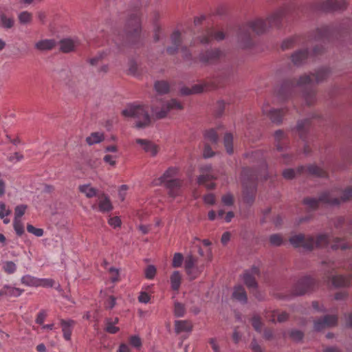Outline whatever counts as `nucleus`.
<instances>
[{
  "label": "nucleus",
  "mask_w": 352,
  "mask_h": 352,
  "mask_svg": "<svg viewBox=\"0 0 352 352\" xmlns=\"http://www.w3.org/2000/svg\"><path fill=\"white\" fill-rule=\"evenodd\" d=\"M178 172L177 168H168L165 173L159 178L153 180L154 186L165 185L168 189V194L172 197L178 196L181 192V181L175 178Z\"/></svg>",
  "instance_id": "obj_1"
},
{
  "label": "nucleus",
  "mask_w": 352,
  "mask_h": 352,
  "mask_svg": "<svg viewBox=\"0 0 352 352\" xmlns=\"http://www.w3.org/2000/svg\"><path fill=\"white\" fill-rule=\"evenodd\" d=\"M122 114L126 118H133L135 119V126L137 128L145 127L151 122L148 107L144 105L131 104L122 111Z\"/></svg>",
  "instance_id": "obj_2"
},
{
  "label": "nucleus",
  "mask_w": 352,
  "mask_h": 352,
  "mask_svg": "<svg viewBox=\"0 0 352 352\" xmlns=\"http://www.w3.org/2000/svg\"><path fill=\"white\" fill-rule=\"evenodd\" d=\"M141 32V14L135 10L131 14L126 24V34L128 37L136 38Z\"/></svg>",
  "instance_id": "obj_3"
},
{
  "label": "nucleus",
  "mask_w": 352,
  "mask_h": 352,
  "mask_svg": "<svg viewBox=\"0 0 352 352\" xmlns=\"http://www.w3.org/2000/svg\"><path fill=\"white\" fill-rule=\"evenodd\" d=\"M182 104L176 99H171L162 104L161 109L157 107L153 108V112L157 118L161 119L165 118L168 113L173 110L182 109Z\"/></svg>",
  "instance_id": "obj_4"
},
{
  "label": "nucleus",
  "mask_w": 352,
  "mask_h": 352,
  "mask_svg": "<svg viewBox=\"0 0 352 352\" xmlns=\"http://www.w3.org/2000/svg\"><path fill=\"white\" fill-rule=\"evenodd\" d=\"M320 202L327 204L329 205H338L339 201L336 197L331 193H325L322 195L319 199L317 200L314 198H306L303 200L304 204H305L309 208L316 209L318 207Z\"/></svg>",
  "instance_id": "obj_5"
},
{
  "label": "nucleus",
  "mask_w": 352,
  "mask_h": 352,
  "mask_svg": "<svg viewBox=\"0 0 352 352\" xmlns=\"http://www.w3.org/2000/svg\"><path fill=\"white\" fill-rule=\"evenodd\" d=\"M314 238L312 236H306L303 234H298L292 236L289 241L295 248L302 247L307 250H313Z\"/></svg>",
  "instance_id": "obj_6"
},
{
  "label": "nucleus",
  "mask_w": 352,
  "mask_h": 352,
  "mask_svg": "<svg viewBox=\"0 0 352 352\" xmlns=\"http://www.w3.org/2000/svg\"><path fill=\"white\" fill-rule=\"evenodd\" d=\"M314 286V282L309 278H304L298 281L293 289V295L300 296L311 291Z\"/></svg>",
  "instance_id": "obj_7"
},
{
  "label": "nucleus",
  "mask_w": 352,
  "mask_h": 352,
  "mask_svg": "<svg viewBox=\"0 0 352 352\" xmlns=\"http://www.w3.org/2000/svg\"><path fill=\"white\" fill-rule=\"evenodd\" d=\"M216 176L213 174L211 167L203 168L199 175V184H204L207 189H213L215 184L211 181L216 179Z\"/></svg>",
  "instance_id": "obj_8"
},
{
  "label": "nucleus",
  "mask_w": 352,
  "mask_h": 352,
  "mask_svg": "<svg viewBox=\"0 0 352 352\" xmlns=\"http://www.w3.org/2000/svg\"><path fill=\"white\" fill-rule=\"evenodd\" d=\"M262 112L263 115L267 116L274 123H280L285 114L283 109H270L268 103L263 104Z\"/></svg>",
  "instance_id": "obj_9"
},
{
  "label": "nucleus",
  "mask_w": 352,
  "mask_h": 352,
  "mask_svg": "<svg viewBox=\"0 0 352 352\" xmlns=\"http://www.w3.org/2000/svg\"><path fill=\"white\" fill-rule=\"evenodd\" d=\"M338 322L336 316H327L322 319L314 322V329L316 331H320L326 328L336 326Z\"/></svg>",
  "instance_id": "obj_10"
},
{
  "label": "nucleus",
  "mask_w": 352,
  "mask_h": 352,
  "mask_svg": "<svg viewBox=\"0 0 352 352\" xmlns=\"http://www.w3.org/2000/svg\"><path fill=\"white\" fill-rule=\"evenodd\" d=\"M135 142L141 146L145 153L152 157H155L159 151V146L150 140L138 138L135 140Z\"/></svg>",
  "instance_id": "obj_11"
},
{
  "label": "nucleus",
  "mask_w": 352,
  "mask_h": 352,
  "mask_svg": "<svg viewBox=\"0 0 352 352\" xmlns=\"http://www.w3.org/2000/svg\"><path fill=\"white\" fill-rule=\"evenodd\" d=\"M224 56L223 52L219 49H212L206 51L201 57V61L204 63H213Z\"/></svg>",
  "instance_id": "obj_12"
},
{
  "label": "nucleus",
  "mask_w": 352,
  "mask_h": 352,
  "mask_svg": "<svg viewBox=\"0 0 352 352\" xmlns=\"http://www.w3.org/2000/svg\"><path fill=\"white\" fill-rule=\"evenodd\" d=\"M75 324L76 322L74 320L60 319V324L62 328L63 338L65 340H71L72 333Z\"/></svg>",
  "instance_id": "obj_13"
},
{
  "label": "nucleus",
  "mask_w": 352,
  "mask_h": 352,
  "mask_svg": "<svg viewBox=\"0 0 352 352\" xmlns=\"http://www.w3.org/2000/svg\"><path fill=\"white\" fill-rule=\"evenodd\" d=\"M98 210L101 212H108L113 210V206L109 197L102 193L98 196Z\"/></svg>",
  "instance_id": "obj_14"
},
{
  "label": "nucleus",
  "mask_w": 352,
  "mask_h": 352,
  "mask_svg": "<svg viewBox=\"0 0 352 352\" xmlns=\"http://www.w3.org/2000/svg\"><path fill=\"white\" fill-rule=\"evenodd\" d=\"M24 290L18 287H12L9 285H5L0 289V297H19Z\"/></svg>",
  "instance_id": "obj_15"
},
{
  "label": "nucleus",
  "mask_w": 352,
  "mask_h": 352,
  "mask_svg": "<svg viewBox=\"0 0 352 352\" xmlns=\"http://www.w3.org/2000/svg\"><path fill=\"white\" fill-rule=\"evenodd\" d=\"M218 142V135L217 132L213 129H208L203 133V144H212L216 146Z\"/></svg>",
  "instance_id": "obj_16"
},
{
  "label": "nucleus",
  "mask_w": 352,
  "mask_h": 352,
  "mask_svg": "<svg viewBox=\"0 0 352 352\" xmlns=\"http://www.w3.org/2000/svg\"><path fill=\"white\" fill-rule=\"evenodd\" d=\"M171 43L173 44L172 46L168 47L166 49V52L169 54H174L179 50V46L181 43V34L178 31H175L173 32L170 36Z\"/></svg>",
  "instance_id": "obj_17"
},
{
  "label": "nucleus",
  "mask_w": 352,
  "mask_h": 352,
  "mask_svg": "<svg viewBox=\"0 0 352 352\" xmlns=\"http://www.w3.org/2000/svg\"><path fill=\"white\" fill-rule=\"evenodd\" d=\"M192 329V324L189 320H175V330L177 334L183 332H190Z\"/></svg>",
  "instance_id": "obj_18"
},
{
  "label": "nucleus",
  "mask_w": 352,
  "mask_h": 352,
  "mask_svg": "<svg viewBox=\"0 0 352 352\" xmlns=\"http://www.w3.org/2000/svg\"><path fill=\"white\" fill-rule=\"evenodd\" d=\"M54 39H43L35 43V48L40 51L50 50L56 45Z\"/></svg>",
  "instance_id": "obj_19"
},
{
  "label": "nucleus",
  "mask_w": 352,
  "mask_h": 352,
  "mask_svg": "<svg viewBox=\"0 0 352 352\" xmlns=\"http://www.w3.org/2000/svg\"><path fill=\"white\" fill-rule=\"evenodd\" d=\"M303 173H307L316 177H325L327 175L326 172L323 169L316 165L304 166Z\"/></svg>",
  "instance_id": "obj_20"
},
{
  "label": "nucleus",
  "mask_w": 352,
  "mask_h": 352,
  "mask_svg": "<svg viewBox=\"0 0 352 352\" xmlns=\"http://www.w3.org/2000/svg\"><path fill=\"white\" fill-rule=\"evenodd\" d=\"M232 296L234 299L246 303L248 301V296L245 289L242 286H236L234 288Z\"/></svg>",
  "instance_id": "obj_21"
},
{
  "label": "nucleus",
  "mask_w": 352,
  "mask_h": 352,
  "mask_svg": "<svg viewBox=\"0 0 352 352\" xmlns=\"http://www.w3.org/2000/svg\"><path fill=\"white\" fill-rule=\"evenodd\" d=\"M76 46V43L74 40L69 38L63 39L60 43V49L65 53L73 51Z\"/></svg>",
  "instance_id": "obj_22"
},
{
  "label": "nucleus",
  "mask_w": 352,
  "mask_h": 352,
  "mask_svg": "<svg viewBox=\"0 0 352 352\" xmlns=\"http://www.w3.org/2000/svg\"><path fill=\"white\" fill-rule=\"evenodd\" d=\"M331 283L335 287H346L350 284L349 280L342 275L332 276Z\"/></svg>",
  "instance_id": "obj_23"
},
{
  "label": "nucleus",
  "mask_w": 352,
  "mask_h": 352,
  "mask_svg": "<svg viewBox=\"0 0 352 352\" xmlns=\"http://www.w3.org/2000/svg\"><path fill=\"white\" fill-rule=\"evenodd\" d=\"M196 262V258H194L192 255H189L186 257L185 259V270L188 275L190 278H195V276L192 274V271L195 267V264Z\"/></svg>",
  "instance_id": "obj_24"
},
{
  "label": "nucleus",
  "mask_w": 352,
  "mask_h": 352,
  "mask_svg": "<svg viewBox=\"0 0 352 352\" xmlns=\"http://www.w3.org/2000/svg\"><path fill=\"white\" fill-rule=\"evenodd\" d=\"M104 139V137L102 133L94 132L86 138V142L89 145H93L102 142Z\"/></svg>",
  "instance_id": "obj_25"
},
{
  "label": "nucleus",
  "mask_w": 352,
  "mask_h": 352,
  "mask_svg": "<svg viewBox=\"0 0 352 352\" xmlns=\"http://www.w3.org/2000/svg\"><path fill=\"white\" fill-rule=\"evenodd\" d=\"M79 190L88 198H92L97 195L98 190L90 184H84L79 186Z\"/></svg>",
  "instance_id": "obj_26"
},
{
  "label": "nucleus",
  "mask_w": 352,
  "mask_h": 352,
  "mask_svg": "<svg viewBox=\"0 0 352 352\" xmlns=\"http://www.w3.org/2000/svg\"><path fill=\"white\" fill-rule=\"evenodd\" d=\"M226 38V34L222 31H215L213 32H211L210 34V36H204L201 41L203 43H207L209 41L212 40V38H214L217 41H221Z\"/></svg>",
  "instance_id": "obj_27"
},
{
  "label": "nucleus",
  "mask_w": 352,
  "mask_h": 352,
  "mask_svg": "<svg viewBox=\"0 0 352 352\" xmlns=\"http://www.w3.org/2000/svg\"><path fill=\"white\" fill-rule=\"evenodd\" d=\"M274 138L276 142L278 143L276 144V148L278 150H282L285 144V141L286 140V135L283 131L278 130L274 133Z\"/></svg>",
  "instance_id": "obj_28"
},
{
  "label": "nucleus",
  "mask_w": 352,
  "mask_h": 352,
  "mask_svg": "<svg viewBox=\"0 0 352 352\" xmlns=\"http://www.w3.org/2000/svg\"><path fill=\"white\" fill-rule=\"evenodd\" d=\"M170 284L171 288L177 291L179 289L181 281H182V276L178 271H175L170 276Z\"/></svg>",
  "instance_id": "obj_29"
},
{
  "label": "nucleus",
  "mask_w": 352,
  "mask_h": 352,
  "mask_svg": "<svg viewBox=\"0 0 352 352\" xmlns=\"http://www.w3.org/2000/svg\"><path fill=\"white\" fill-rule=\"evenodd\" d=\"M252 28L257 34H261L267 30L269 27L265 20L258 19L252 23Z\"/></svg>",
  "instance_id": "obj_30"
},
{
  "label": "nucleus",
  "mask_w": 352,
  "mask_h": 352,
  "mask_svg": "<svg viewBox=\"0 0 352 352\" xmlns=\"http://www.w3.org/2000/svg\"><path fill=\"white\" fill-rule=\"evenodd\" d=\"M304 166H300L296 170L294 169H286L283 172V176L286 179H292L296 176L303 173Z\"/></svg>",
  "instance_id": "obj_31"
},
{
  "label": "nucleus",
  "mask_w": 352,
  "mask_h": 352,
  "mask_svg": "<svg viewBox=\"0 0 352 352\" xmlns=\"http://www.w3.org/2000/svg\"><path fill=\"white\" fill-rule=\"evenodd\" d=\"M314 84L320 83L326 80L329 77V72L326 69H321L315 74H312Z\"/></svg>",
  "instance_id": "obj_32"
},
{
  "label": "nucleus",
  "mask_w": 352,
  "mask_h": 352,
  "mask_svg": "<svg viewBox=\"0 0 352 352\" xmlns=\"http://www.w3.org/2000/svg\"><path fill=\"white\" fill-rule=\"evenodd\" d=\"M107 56V52H99L95 56L89 58L88 62L91 66H97L102 62Z\"/></svg>",
  "instance_id": "obj_33"
},
{
  "label": "nucleus",
  "mask_w": 352,
  "mask_h": 352,
  "mask_svg": "<svg viewBox=\"0 0 352 352\" xmlns=\"http://www.w3.org/2000/svg\"><path fill=\"white\" fill-rule=\"evenodd\" d=\"M328 5L332 10H340L346 8L347 6L345 0H329Z\"/></svg>",
  "instance_id": "obj_34"
},
{
  "label": "nucleus",
  "mask_w": 352,
  "mask_h": 352,
  "mask_svg": "<svg viewBox=\"0 0 352 352\" xmlns=\"http://www.w3.org/2000/svg\"><path fill=\"white\" fill-rule=\"evenodd\" d=\"M155 89L157 93L160 94H165L168 93L170 90V86L166 81H157L155 83Z\"/></svg>",
  "instance_id": "obj_35"
},
{
  "label": "nucleus",
  "mask_w": 352,
  "mask_h": 352,
  "mask_svg": "<svg viewBox=\"0 0 352 352\" xmlns=\"http://www.w3.org/2000/svg\"><path fill=\"white\" fill-rule=\"evenodd\" d=\"M314 238V248L325 247L329 243V238L325 234H320Z\"/></svg>",
  "instance_id": "obj_36"
},
{
  "label": "nucleus",
  "mask_w": 352,
  "mask_h": 352,
  "mask_svg": "<svg viewBox=\"0 0 352 352\" xmlns=\"http://www.w3.org/2000/svg\"><path fill=\"white\" fill-rule=\"evenodd\" d=\"M280 14L278 12L274 13L269 16L266 19V22L269 28L278 27L280 24Z\"/></svg>",
  "instance_id": "obj_37"
},
{
  "label": "nucleus",
  "mask_w": 352,
  "mask_h": 352,
  "mask_svg": "<svg viewBox=\"0 0 352 352\" xmlns=\"http://www.w3.org/2000/svg\"><path fill=\"white\" fill-rule=\"evenodd\" d=\"M314 78L312 77V74H304L301 76L296 81V85L300 87L306 86L308 85H314Z\"/></svg>",
  "instance_id": "obj_38"
},
{
  "label": "nucleus",
  "mask_w": 352,
  "mask_h": 352,
  "mask_svg": "<svg viewBox=\"0 0 352 352\" xmlns=\"http://www.w3.org/2000/svg\"><path fill=\"white\" fill-rule=\"evenodd\" d=\"M21 282L23 285L29 287H38V278L31 275H25L22 276Z\"/></svg>",
  "instance_id": "obj_39"
},
{
  "label": "nucleus",
  "mask_w": 352,
  "mask_h": 352,
  "mask_svg": "<svg viewBox=\"0 0 352 352\" xmlns=\"http://www.w3.org/2000/svg\"><path fill=\"white\" fill-rule=\"evenodd\" d=\"M32 14L28 11L21 12L18 15L19 21L22 25H28L32 21Z\"/></svg>",
  "instance_id": "obj_40"
},
{
  "label": "nucleus",
  "mask_w": 352,
  "mask_h": 352,
  "mask_svg": "<svg viewBox=\"0 0 352 352\" xmlns=\"http://www.w3.org/2000/svg\"><path fill=\"white\" fill-rule=\"evenodd\" d=\"M243 281L246 286L250 289H256L258 287V284L254 277L248 273L243 275Z\"/></svg>",
  "instance_id": "obj_41"
},
{
  "label": "nucleus",
  "mask_w": 352,
  "mask_h": 352,
  "mask_svg": "<svg viewBox=\"0 0 352 352\" xmlns=\"http://www.w3.org/2000/svg\"><path fill=\"white\" fill-rule=\"evenodd\" d=\"M128 342H129V344L132 347L135 349L136 350H140V349L142 348V340L137 335H133V336H131L130 337H129Z\"/></svg>",
  "instance_id": "obj_42"
},
{
  "label": "nucleus",
  "mask_w": 352,
  "mask_h": 352,
  "mask_svg": "<svg viewBox=\"0 0 352 352\" xmlns=\"http://www.w3.org/2000/svg\"><path fill=\"white\" fill-rule=\"evenodd\" d=\"M215 146L212 144H207L206 143L203 144V157L209 158L214 156L215 155Z\"/></svg>",
  "instance_id": "obj_43"
},
{
  "label": "nucleus",
  "mask_w": 352,
  "mask_h": 352,
  "mask_svg": "<svg viewBox=\"0 0 352 352\" xmlns=\"http://www.w3.org/2000/svg\"><path fill=\"white\" fill-rule=\"evenodd\" d=\"M307 58V52L306 51H300L294 54L292 56V62L298 65L302 63Z\"/></svg>",
  "instance_id": "obj_44"
},
{
  "label": "nucleus",
  "mask_w": 352,
  "mask_h": 352,
  "mask_svg": "<svg viewBox=\"0 0 352 352\" xmlns=\"http://www.w3.org/2000/svg\"><path fill=\"white\" fill-rule=\"evenodd\" d=\"M118 322V318H116L113 320L108 319L106 322V331L109 333H116L119 331V328L115 324Z\"/></svg>",
  "instance_id": "obj_45"
},
{
  "label": "nucleus",
  "mask_w": 352,
  "mask_h": 352,
  "mask_svg": "<svg viewBox=\"0 0 352 352\" xmlns=\"http://www.w3.org/2000/svg\"><path fill=\"white\" fill-rule=\"evenodd\" d=\"M221 201L223 206H232L234 203V197L232 193L228 192L221 197Z\"/></svg>",
  "instance_id": "obj_46"
},
{
  "label": "nucleus",
  "mask_w": 352,
  "mask_h": 352,
  "mask_svg": "<svg viewBox=\"0 0 352 352\" xmlns=\"http://www.w3.org/2000/svg\"><path fill=\"white\" fill-rule=\"evenodd\" d=\"M1 21L2 26L6 29H10L13 27L14 20L12 17H8L5 14L1 16Z\"/></svg>",
  "instance_id": "obj_47"
},
{
  "label": "nucleus",
  "mask_w": 352,
  "mask_h": 352,
  "mask_svg": "<svg viewBox=\"0 0 352 352\" xmlns=\"http://www.w3.org/2000/svg\"><path fill=\"white\" fill-rule=\"evenodd\" d=\"M199 254L202 256V261L208 263L212 260V252L210 248H206L205 250H202L199 252Z\"/></svg>",
  "instance_id": "obj_48"
},
{
  "label": "nucleus",
  "mask_w": 352,
  "mask_h": 352,
  "mask_svg": "<svg viewBox=\"0 0 352 352\" xmlns=\"http://www.w3.org/2000/svg\"><path fill=\"white\" fill-rule=\"evenodd\" d=\"M224 144L226 148V150L228 153H232V141H233V137L231 133H226L224 136Z\"/></svg>",
  "instance_id": "obj_49"
},
{
  "label": "nucleus",
  "mask_w": 352,
  "mask_h": 352,
  "mask_svg": "<svg viewBox=\"0 0 352 352\" xmlns=\"http://www.w3.org/2000/svg\"><path fill=\"white\" fill-rule=\"evenodd\" d=\"M277 316V321L278 322H284L287 321L289 318V314L286 312H281V313H277V312H273L272 313V318L271 319V321L272 322H275V316Z\"/></svg>",
  "instance_id": "obj_50"
},
{
  "label": "nucleus",
  "mask_w": 352,
  "mask_h": 352,
  "mask_svg": "<svg viewBox=\"0 0 352 352\" xmlns=\"http://www.w3.org/2000/svg\"><path fill=\"white\" fill-rule=\"evenodd\" d=\"M3 269L7 274H11L16 272V265L12 261H6L3 264Z\"/></svg>",
  "instance_id": "obj_51"
},
{
  "label": "nucleus",
  "mask_w": 352,
  "mask_h": 352,
  "mask_svg": "<svg viewBox=\"0 0 352 352\" xmlns=\"http://www.w3.org/2000/svg\"><path fill=\"white\" fill-rule=\"evenodd\" d=\"M198 93V85H195L192 88L187 87H182L180 89V94L182 96H189Z\"/></svg>",
  "instance_id": "obj_52"
},
{
  "label": "nucleus",
  "mask_w": 352,
  "mask_h": 352,
  "mask_svg": "<svg viewBox=\"0 0 352 352\" xmlns=\"http://www.w3.org/2000/svg\"><path fill=\"white\" fill-rule=\"evenodd\" d=\"M38 287H52L54 285V280L52 278H38Z\"/></svg>",
  "instance_id": "obj_53"
},
{
  "label": "nucleus",
  "mask_w": 352,
  "mask_h": 352,
  "mask_svg": "<svg viewBox=\"0 0 352 352\" xmlns=\"http://www.w3.org/2000/svg\"><path fill=\"white\" fill-rule=\"evenodd\" d=\"M270 243L273 246H280L283 244V240L280 234H272L269 238Z\"/></svg>",
  "instance_id": "obj_54"
},
{
  "label": "nucleus",
  "mask_w": 352,
  "mask_h": 352,
  "mask_svg": "<svg viewBox=\"0 0 352 352\" xmlns=\"http://www.w3.org/2000/svg\"><path fill=\"white\" fill-rule=\"evenodd\" d=\"M251 321H252V324L254 329L256 331L260 332L261 331V329L263 325L261 318L258 316H254L252 318Z\"/></svg>",
  "instance_id": "obj_55"
},
{
  "label": "nucleus",
  "mask_w": 352,
  "mask_h": 352,
  "mask_svg": "<svg viewBox=\"0 0 352 352\" xmlns=\"http://www.w3.org/2000/svg\"><path fill=\"white\" fill-rule=\"evenodd\" d=\"M174 314L176 317H183L185 314L184 306L179 302H175L174 306Z\"/></svg>",
  "instance_id": "obj_56"
},
{
  "label": "nucleus",
  "mask_w": 352,
  "mask_h": 352,
  "mask_svg": "<svg viewBox=\"0 0 352 352\" xmlns=\"http://www.w3.org/2000/svg\"><path fill=\"white\" fill-rule=\"evenodd\" d=\"M14 229L18 236H21L24 233V227L21 219L14 220Z\"/></svg>",
  "instance_id": "obj_57"
},
{
  "label": "nucleus",
  "mask_w": 352,
  "mask_h": 352,
  "mask_svg": "<svg viewBox=\"0 0 352 352\" xmlns=\"http://www.w3.org/2000/svg\"><path fill=\"white\" fill-rule=\"evenodd\" d=\"M339 201V204L341 202H344L350 200L352 198V189L348 188L346 189L340 196V199L336 197Z\"/></svg>",
  "instance_id": "obj_58"
},
{
  "label": "nucleus",
  "mask_w": 352,
  "mask_h": 352,
  "mask_svg": "<svg viewBox=\"0 0 352 352\" xmlns=\"http://www.w3.org/2000/svg\"><path fill=\"white\" fill-rule=\"evenodd\" d=\"M184 261V256L181 253H175L173 256L172 265L173 267H179Z\"/></svg>",
  "instance_id": "obj_59"
},
{
  "label": "nucleus",
  "mask_w": 352,
  "mask_h": 352,
  "mask_svg": "<svg viewBox=\"0 0 352 352\" xmlns=\"http://www.w3.org/2000/svg\"><path fill=\"white\" fill-rule=\"evenodd\" d=\"M27 206L25 205H19L15 208L14 210V219H20L21 217L25 214Z\"/></svg>",
  "instance_id": "obj_60"
},
{
  "label": "nucleus",
  "mask_w": 352,
  "mask_h": 352,
  "mask_svg": "<svg viewBox=\"0 0 352 352\" xmlns=\"http://www.w3.org/2000/svg\"><path fill=\"white\" fill-rule=\"evenodd\" d=\"M27 230L28 232L34 234L36 236H42L43 235V230L41 228H36L32 225L28 224L27 226Z\"/></svg>",
  "instance_id": "obj_61"
},
{
  "label": "nucleus",
  "mask_w": 352,
  "mask_h": 352,
  "mask_svg": "<svg viewBox=\"0 0 352 352\" xmlns=\"http://www.w3.org/2000/svg\"><path fill=\"white\" fill-rule=\"evenodd\" d=\"M226 108V103L223 100H219L216 104L215 113L217 116H221L224 112Z\"/></svg>",
  "instance_id": "obj_62"
},
{
  "label": "nucleus",
  "mask_w": 352,
  "mask_h": 352,
  "mask_svg": "<svg viewBox=\"0 0 352 352\" xmlns=\"http://www.w3.org/2000/svg\"><path fill=\"white\" fill-rule=\"evenodd\" d=\"M156 274V268L153 265H148L145 270V276L148 279H153Z\"/></svg>",
  "instance_id": "obj_63"
},
{
  "label": "nucleus",
  "mask_w": 352,
  "mask_h": 352,
  "mask_svg": "<svg viewBox=\"0 0 352 352\" xmlns=\"http://www.w3.org/2000/svg\"><path fill=\"white\" fill-rule=\"evenodd\" d=\"M289 336L293 340L298 342L302 340L304 334L300 331L294 330L290 332Z\"/></svg>",
  "instance_id": "obj_64"
}]
</instances>
